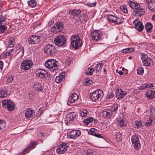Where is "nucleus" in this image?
Instances as JSON below:
<instances>
[{
  "instance_id": "nucleus-1",
  "label": "nucleus",
  "mask_w": 155,
  "mask_h": 155,
  "mask_svg": "<svg viewBox=\"0 0 155 155\" xmlns=\"http://www.w3.org/2000/svg\"><path fill=\"white\" fill-rule=\"evenodd\" d=\"M71 44L72 47L77 49L81 46V41L78 35H74L71 38Z\"/></svg>"
},
{
  "instance_id": "nucleus-2",
  "label": "nucleus",
  "mask_w": 155,
  "mask_h": 155,
  "mask_svg": "<svg viewBox=\"0 0 155 155\" xmlns=\"http://www.w3.org/2000/svg\"><path fill=\"white\" fill-rule=\"evenodd\" d=\"M103 91L99 89L94 91L93 92H91L90 95L91 99L94 101H99L103 97Z\"/></svg>"
},
{
  "instance_id": "nucleus-3",
  "label": "nucleus",
  "mask_w": 155,
  "mask_h": 155,
  "mask_svg": "<svg viewBox=\"0 0 155 155\" xmlns=\"http://www.w3.org/2000/svg\"><path fill=\"white\" fill-rule=\"evenodd\" d=\"M58 62L55 60L51 59L48 60L45 63V67L54 72L58 69Z\"/></svg>"
},
{
  "instance_id": "nucleus-4",
  "label": "nucleus",
  "mask_w": 155,
  "mask_h": 155,
  "mask_svg": "<svg viewBox=\"0 0 155 155\" xmlns=\"http://www.w3.org/2000/svg\"><path fill=\"white\" fill-rule=\"evenodd\" d=\"M37 143L35 141H31L26 148L24 149L20 153H18L17 155H24L28 153L31 150L34 148L36 146Z\"/></svg>"
},
{
  "instance_id": "nucleus-5",
  "label": "nucleus",
  "mask_w": 155,
  "mask_h": 155,
  "mask_svg": "<svg viewBox=\"0 0 155 155\" xmlns=\"http://www.w3.org/2000/svg\"><path fill=\"white\" fill-rule=\"evenodd\" d=\"M66 39L64 36L59 35L56 37L54 40L55 44L58 46H61L64 45Z\"/></svg>"
},
{
  "instance_id": "nucleus-6",
  "label": "nucleus",
  "mask_w": 155,
  "mask_h": 155,
  "mask_svg": "<svg viewBox=\"0 0 155 155\" xmlns=\"http://www.w3.org/2000/svg\"><path fill=\"white\" fill-rule=\"evenodd\" d=\"M131 141L134 149L137 150H139L140 148L141 145L139 138L135 134L132 136Z\"/></svg>"
},
{
  "instance_id": "nucleus-7",
  "label": "nucleus",
  "mask_w": 155,
  "mask_h": 155,
  "mask_svg": "<svg viewBox=\"0 0 155 155\" xmlns=\"http://www.w3.org/2000/svg\"><path fill=\"white\" fill-rule=\"evenodd\" d=\"M33 65V63L29 60L23 61L21 64V68L22 70L25 71L28 70Z\"/></svg>"
},
{
  "instance_id": "nucleus-8",
  "label": "nucleus",
  "mask_w": 155,
  "mask_h": 155,
  "mask_svg": "<svg viewBox=\"0 0 155 155\" xmlns=\"http://www.w3.org/2000/svg\"><path fill=\"white\" fill-rule=\"evenodd\" d=\"M68 147V145L67 143H62L58 147L56 152L59 154L64 153L67 150Z\"/></svg>"
},
{
  "instance_id": "nucleus-9",
  "label": "nucleus",
  "mask_w": 155,
  "mask_h": 155,
  "mask_svg": "<svg viewBox=\"0 0 155 155\" xmlns=\"http://www.w3.org/2000/svg\"><path fill=\"white\" fill-rule=\"evenodd\" d=\"M2 105L5 108H7L8 110L11 111L15 108V105L12 102L8 100H4L2 101Z\"/></svg>"
},
{
  "instance_id": "nucleus-10",
  "label": "nucleus",
  "mask_w": 155,
  "mask_h": 155,
  "mask_svg": "<svg viewBox=\"0 0 155 155\" xmlns=\"http://www.w3.org/2000/svg\"><path fill=\"white\" fill-rule=\"evenodd\" d=\"M55 48L54 46L48 44L45 46L44 48L45 52L50 55H52L55 53Z\"/></svg>"
},
{
  "instance_id": "nucleus-11",
  "label": "nucleus",
  "mask_w": 155,
  "mask_h": 155,
  "mask_svg": "<svg viewBox=\"0 0 155 155\" xmlns=\"http://www.w3.org/2000/svg\"><path fill=\"white\" fill-rule=\"evenodd\" d=\"M37 77L40 78H45L48 75V72L45 70L43 69H37L35 72Z\"/></svg>"
},
{
  "instance_id": "nucleus-12",
  "label": "nucleus",
  "mask_w": 155,
  "mask_h": 155,
  "mask_svg": "<svg viewBox=\"0 0 155 155\" xmlns=\"http://www.w3.org/2000/svg\"><path fill=\"white\" fill-rule=\"evenodd\" d=\"M63 28L62 23L58 22L52 28L51 31L54 33H57L58 32L61 31Z\"/></svg>"
},
{
  "instance_id": "nucleus-13",
  "label": "nucleus",
  "mask_w": 155,
  "mask_h": 155,
  "mask_svg": "<svg viewBox=\"0 0 155 155\" xmlns=\"http://www.w3.org/2000/svg\"><path fill=\"white\" fill-rule=\"evenodd\" d=\"M81 134V132L80 130H73L68 133V136L70 138L75 139L80 136Z\"/></svg>"
},
{
  "instance_id": "nucleus-14",
  "label": "nucleus",
  "mask_w": 155,
  "mask_h": 155,
  "mask_svg": "<svg viewBox=\"0 0 155 155\" xmlns=\"http://www.w3.org/2000/svg\"><path fill=\"white\" fill-rule=\"evenodd\" d=\"M101 35L99 31H94L91 33V37L93 40L97 41L100 40Z\"/></svg>"
},
{
  "instance_id": "nucleus-15",
  "label": "nucleus",
  "mask_w": 155,
  "mask_h": 155,
  "mask_svg": "<svg viewBox=\"0 0 155 155\" xmlns=\"http://www.w3.org/2000/svg\"><path fill=\"white\" fill-rule=\"evenodd\" d=\"M107 18L110 22L114 23L116 24H119L121 23L120 18L111 15L107 16Z\"/></svg>"
},
{
  "instance_id": "nucleus-16",
  "label": "nucleus",
  "mask_w": 155,
  "mask_h": 155,
  "mask_svg": "<svg viewBox=\"0 0 155 155\" xmlns=\"http://www.w3.org/2000/svg\"><path fill=\"white\" fill-rule=\"evenodd\" d=\"M28 42L31 44H37L38 43L40 40L39 37L35 35H32L29 37Z\"/></svg>"
},
{
  "instance_id": "nucleus-17",
  "label": "nucleus",
  "mask_w": 155,
  "mask_h": 155,
  "mask_svg": "<svg viewBox=\"0 0 155 155\" xmlns=\"http://www.w3.org/2000/svg\"><path fill=\"white\" fill-rule=\"evenodd\" d=\"M34 110L31 108L27 109L25 114V117L29 120L33 117L34 114Z\"/></svg>"
},
{
  "instance_id": "nucleus-18",
  "label": "nucleus",
  "mask_w": 155,
  "mask_h": 155,
  "mask_svg": "<svg viewBox=\"0 0 155 155\" xmlns=\"http://www.w3.org/2000/svg\"><path fill=\"white\" fill-rule=\"evenodd\" d=\"M76 117V114L74 112H71L68 113L66 117V120L67 122L69 123L72 121Z\"/></svg>"
},
{
  "instance_id": "nucleus-19",
  "label": "nucleus",
  "mask_w": 155,
  "mask_h": 155,
  "mask_svg": "<svg viewBox=\"0 0 155 155\" xmlns=\"http://www.w3.org/2000/svg\"><path fill=\"white\" fill-rule=\"evenodd\" d=\"M126 94V92L122 90L121 89H118L117 91L116 96L118 99H120L123 97Z\"/></svg>"
},
{
  "instance_id": "nucleus-20",
  "label": "nucleus",
  "mask_w": 155,
  "mask_h": 155,
  "mask_svg": "<svg viewBox=\"0 0 155 155\" xmlns=\"http://www.w3.org/2000/svg\"><path fill=\"white\" fill-rule=\"evenodd\" d=\"M136 15L137 16H140L145 13L144 10L140 7V6L136 8L134 11Z\"/></svg>"
},
{
  "instance_id": "nucleus-21",
  "label": "nucleus",
  "mask_w": 155,
  "mask_h": 155,
  "mask_svg": "<svg viewBox=\"0 0 155 155\" xmlns=\"http://www.w3.org/2000/svg\"><path fill=\"white\" fill-rule=\"evenodd\" d=\"M78 97L77 94L75 93H73L69 98L67 103L68 104H69V103H74L78 98Z\"/></svg>"
},
{
  "instance_id": "nucleus-22",
  "label": "nucleus",
  "mask_w": 155,
  "mask_h": 155,
  "mask_svg": "<svg viewBox=\"0 0 155 155\" xmlns=\"http://www.w3.org/2000/svg\"><path fill=\"white\" fill-rule=\"evenodd\" d=\"M6 40L8 42V46L10 48L13 47L15 44V40L12 37H7Z\"/></svg>"
},
{
  "instance_id": "nucleus-23",
  "label": "nucleus",
  "mask_w": 155,
  "mask_h": 155,
  "mask_svg": "<svg viewBox=\"0 0 155 155\" xmlns=\"http://www.w3.org/2000/svg\"><path fill=\"white\" fill-rule=\"evenodd\" d=\"M135 27L136 30L139 31H142L143 29V26L142 23L139 21L135 24Z\"/></svg>"
},
{
  "instance_id": "nucleus-24",
  "label": "nucleus",
  "mask_w": 155,
  "mask_h": 155,
  "mask_svg": "<svg viewBox=\"0 0 155 155\" xmlns=\"http://www.w3.org/2000/svg\"><path fill=\"white\" fill-rule=\"evenodd\" d=\"M34 88L37 91H41L44 89L42 85L38 82L35 83L33 84Z\"/></svg>"
},
{
  "instance_id": "nucleus-25",
  "label": "nucleus",
  "mask_w": 155,
  "mask_h": 155,
  "mask_svg": "<svg viewBox=\"0 0 155 155\" xmlns=\"http://www.w3.org/2000/svg\"><path fill=\"white\" fill-rule=\"evenodd\" d=\"M146 96L149 99H152L155 96V92L153 91L149 90L146 94Z\"/></svg>"
},
{
  "instance_id": "nucleus-26",
  "label": "nucleus",
  "mask_w": 155,
  "mask_h": 155,
  "mask_svg": "<svg viewBox=\"0 0 155 155\" xmlns=\"http://www.w3.org/2000/svg\"><path fill=\"white\" fill-rule=\"evenodd\" d=\"M112 114L111 110H104L102 112V115L104 117L109 118Z\"/></svg>"
},
{
  "instance_id": "nucleus-27",
  "label": "nucleus",
  "mask_w": 155,
  "mask_h": 155,
  "mask_svg": "<svg viewBox=\"0 0 155 155\" xmlns=\"http://www.w3.org/2000/svg\"><path fill=\"white\" fill-rule=\"evenodd\" d=\"M79 20L82 23L86 22L88 20V16L86 14H82L79 18Z\"/></svg>"
},
{
  "instance_id": "nucleus-28",
  "label": "nucleus",
  "mask_w": 155,
  "mask_h": 155,
  "mask_svg": "<svg viewBox=\"0 0 155 155\" xmlns=\"http://www.w3.org/2000/svg\"><path fill=\"white\" fill-rule=\"evenodd\" d=\"M114 135L116 137V140L117 141H121L122 140V134L120 131L116 132Z\"/></svg>"
},
{
  "instance_id": "nucleus-29",
  "label": "nucleus",
  "mask_w": 155,
  "mask_h": 155,
  "mask_svg": "<svg viewBox=\"0 0 155 155\" xmlns=\"http://www.w3.org/2000/svg\"><path fill=\"white\" fill-rule=\"evenodd\" d=\"M94 120H95L93 117H90L86 119L83 121V122L84 124L87 125H88L89 124L93 122Z\"/></svg>"
},
{
  "instance_id": "nucleus-30",
  "label": "nucleus",
  "mask_w": 155,
  "mask_h": 155,
  "mask_svg": "<svg viewBox=\"0 0 155 155\" xmlns=\"http://www.w3.org/2000/svg\"><path fill=\"white\" fill-rule=\"evenodd\" d=\"M28 3L29 6L31 8H34L37 5V3L35 0H31L28 1Z\"/></svg>"
},
{
  "instance_id": "nucleus-31",
  "label": "nucleus",
  "mask_w": 155,
  "mask_h": 155,
  "mask_svg": "<svg viewBox=\"0 0 155 155\" xmlns=\"http://www.w3.org/2000/svg\"><path fill=\"white\" fill-rule=\"evenodd\" d=\"M129 4L130 7L133 9L135 10L136 8L140 6V5L137 4H136L135 3L131 1H129Z\"/></svg>"
},
{
  "instance_id": "nucleus-32",
  "label": "nucleus",
  "mask_w": 155,
  "mask_h": 155,
  "mask_svg": "<svg viewBox=\"0 0 155 155\" xmlns=\"http://www.w3.org/2000/svg\"><path fill=\"white\" fill-rule=\"evenodd\" d=\"M64 77L63 74H61L58 76H57L55 78V81L56 83H60L63 80Z\"/></svg>"
},
{
  "instance_id": "nucleus-33",
  "label": "nucleus",
  "mask_w": 155,
  "mask_h": 155,
  "mask_svg": "<svg viewBox=\"0 0 155 155\" xmlns=\"http://www.w3.org/2000/svg\"><path fill=\"white\" fill-rule=\"evenodd\" d=\"M153 25L149 22H147L145 25V28L147 32H150L152 28Z\"/></svg>"
},
{
  "instance_id": "nucleus-34",
  "label": "nucleus",
  "mask_w": 155,
  "mask_h": 155,
  "mask_svg": "<svg viewBox=\"0 0 155 155\" xmlns=\"http://www.w3.org/2000/svg\"><path fill=\"white\" fill-rule=\"evenodd\" d=\"M148 7L150 10L154 11L155 9V2L152 1L150 2L148 5Z\"/></svg>"
},
{
  "instance_id": "nucleus-35",
  "label": "nucleus",
  "mask_w": 155,
  "mask_h": 155,
  "mask_svg": "<svg viewBox=\"0 0 155 155\" xmlns=\"http://www.w3.org/2000/svg\"><path fill=\"white\" fill-rule=\"evenodd\" d=\"M81 12V11L80 9H74L71 11V14L74 16H77Z\"/></svg>"
},
{
  "instance_id": "nucleus-36",
  "label": "nucleus",
  "mask_w": 155,
  "mask_h": 155,
  "mask_svg": "<svg viewBox=\"0 0 155 155\" xmlns=\"http://www.w3.org/2000/svg\"><path fill=\"white\" fill-rule=\"evenodd\" d=\"M6 123L3 120H0V131H3L6 127Z\"/></svg>"
},
{
  "instance_id": "nucleus-37",
  "label": "nucleus",
  "mask_w": 155,
  "mask_h": 155,
  "mask_svg": "<svg viewBox=\"0 0 155 155\" xmlns=\"http://www.w3.org/2000/svg\"><path fill=\"white\" fill-rule=\"evenodd\" d=\"M95 71V69L93 68H88L85 70V74L87 75H91L93 72Z\"/></svg>"
},
{
  "instance_id": "nucleus-38",
  "label": "nucleus",
  "mask_w": 155,
  "mask_h": 155,
  "mask_svg": "<svg viewBox=\"0 0 155 155\" xmlns=\"http://www.w3.org/2000/svg\"><path fill=\"white\" fill-rule=\"evenodd\" d=\"M118 123L120 124V126L122 127H124L126 125L127 122L123 119H120L118 120Z\"/></svg>"
},
{
  "instance_id": "nucleus-39",
  "label": "nucleus",
  "mask_w": 155,
  "mask_h": 155,
  "mask_svg": "<svg viewBox=\"0 0 155 155\" xmlns=\"http://www.w3.org/2000/svg\"><path fill=\"white\" fill-rule=\"evenodd\" d=\"M103 66V64L101 63L98 64L95 66V70H96L97 73L101 71V68H102Z\"/></svg>"
},
{
  "instance_id": "nucleus-40",
  "label": "nucleus",
  "mask_w": 155,
  "mask_h": 155,
  "mask_svg": "<svg viewBox=\"0 0 155 155\" xmlns=\"http://www.w3.org/2000/svg\"><path fill=\"white\" fill-rule=\"evenodd\" d=\"M152 62V60L150 58L147 60L143 62V64L145 66H150V64Z\"/></svg>"
},
{
  "instance_id": "nucleus-41",
  "label": "nucleus",
  "mask_w": 155,
  "mask_h": 155,
  "mask_svg": "<svg viewBox=\"0 0 155 155\" xmlns=\"http://www.w3.org/2000/svg\"><path fill=\"white\" fill-rule=\"evenodd\" d=\"M79 113L81 117H84L87 115V111L86 110L83 109L81 110Z\"/></svg>"
},
{
  "instance_id": "nucleus-42",
  "label": "nucleus",
  "mask_w": 155,
  "mask_h": 155,
  "mask_svg": "<svg viewBox=\"0 0 155 155\" xmlns=\"http://www.w3.org/2000/svg\"><path fill=\"white\" fill-rule=\"evenodd\" d=\"M7 96V92L6 91L4 90H0V97H6Z\"/></svg>"
},
{
  "instance_id": "nucleus-43",
  "label": "nucleus",
  "mask_w": 155,
  "mask_h": 155,
  "mask_svg": "<svg viewBox=\"0 0 155 155\" xmlns=\"http://www.w3.org/2000/svg\"><path fill=\"white\" fill-rule=\"evenodd\" d=\"M150 58L148 57L147 55L145 54H141V58L142 60V62L145 61L149 59Z\"/></svg>"
},
{
  "instance_id": "nucleus-44",
  "label": "nucleus",
  "mask_w": 155,
  "mask_h": 155,
  "mask_svg": "<svg viewBox=\"0 0 155 155\" xmlns=\"http://www.w3.org/2000/svg\"><path fill=\"white\" fill-rule=\"evenodd\" d=\"M6 25H0V33L3 32L7 28V27Z\"/></svg>"
},
{
  "instance_id": "nucleus-45",
  "label": "nucleus",
  "mask_w": 155,
  "mask_h": 155,
  "mask_svg": "<svg viewBox=\"0 0 155 155\" xmlns=\"http://www.w3.org/2000/svg\"><path fill=\"white\" fill-rule=\"evenodd\" d=\"M144 72L143 69V67H140L137 70V74L140 75H142Z\"/></svg>"
},
{
  "instance_id": "nucleus-46",
  "label": "nucleus",
  "mask_w": 155,
  "mask_h": 155,
  "mask_svg": "<svg viewBox=\"0 0 155 155\" xmlns=\"http://www.w3.org/2000/svg\"><path fill=\"white\" fill-rule=\"evenodd\" d=\"M152 120L151 117H150L149 119L147 120L145 126H148L152 124Z\"/></svg>"
},
{
  "instance_id": "nucleus-47",
  "label": "nucleus",
  "mask_w": 155,
  "mask_h": 155,
  "mask_svg": "<svg viewBox=\"0 0 155 155\" xmlns=\"http://www.w3.org/2000/svg\"><path fill=\"white\" fill-rule=\"evenodd\" d=\"M120 9L121 10L125 13L127 12V10L125 6H120Z\"/></svg>"
},
{
  "instance_id": "nucleus-48",
  "label": "nucleus",
  "mask_w": 155,
  "mask_h": 155,
  "mask_svg": "<svg viewBox=\"0 0 155 155\" xmlns=\"http://www.w3.org/2000/svg\"><path fill=\"white\" fill-rule=\"evenodd\" d=\"M72 59L71 58H68L66 59L65 61V64L66 66H69L71 63Z\"/></svg>"
},
{
  "instance_id": "nucleus-49",
  "label": "nucleus",
  "mask_w": 155,
  "mask_h": 155,
  "mask_svg": "<svg viewBox=\"0 0 155 155\" xmlns=\"http://www.w3.org/2000/svg\"><path fill=\"white\" fill-rule=\"evenodd\" d=\"M93 150L92 149H88L87 150L86 154L87 155H94Z\"/></svg>"
},
{
  "instance_id": "nucleus-50",
  "label": "nucleus",
  "mask_w": 155,
  "mask_h": 155,
  "mask_svg": "<svg viewBox=\"0 0 155 155\" xmlns=\"http://www.w3.org/2000/svg\"><path fill=\"white\" fill-rule=\"evenodd\" d=\"M118 108V105L117 104H114L111 107L112 110L115 111L117 110Z\"/></svg>"
},
{
  "instance_id": "nucleus-51",
  "label": "nucleus",
  "mask_w": 155,
  "mask_h": 155,
  "mask_svg": "<svg viewBox=\"0 0 155 155\" xmlns=\"http://www.w3.org/2000/svg\"><path fill=\"white\" fill-rule=\"evenodd\" d=\"M96 2L91 3L88 2L86 4V5L90 7H94L96 6Z\"/></svg>"
},
{
  "instance_id": "nucleus-52",
  "label": "nucleus",
  "mask_w": 155,
  "mask_h": 155,
  "mask_svg": "<svg viewBox=\"0 0 155 155\" xmlns=\"http://www.w3.org/2000/svg\"><path fill=\"white\" fill-rule=\"evenodd\" d=\"M95 129L94 128H91L90 129V130L88 132V134H91L92 135H94L95 134L94 133Z\"/></svg>"
},
{
  "instance_id": "nucleus-53",
  "label": "nucleus",
  "mask_w": 155,
  "mask_h": 155,
  "mask_svg": "<svg viewBox=\"0 0 155 155\" xmlns=\"http://www.w3.org/2000/svg\"><path fill=\"white\" fill-rule=\"evenodd\" d=\"M142 125V123L140 122H137L135 125V128H139Z\"/></svg>"
},
{
  "instance_id": "nucleus-54",
  "label": "nucleus",
  "mask_w": 155,
  "mask_h": 155,
  "mask_svg": "<svg viewBox=\"0 0 155 155\" xmlns=\"http://www.w3.org/2000/svg\"><path fill=\"white\" fill-rule=\"evenodd\" d=\"M134 48H128L126 49L127 53L133 52L134 51Z\"/></svg>"
},
{
  "instance_id": "nucleus-55",
  "label": "nucleus",
  "mask_w": 155,
  "mask_h": 155,
  "mask_svg": "<svg viewBox=\"0 0 155 155\" xmlns=\"http://www.w3.org/2000/svg\"><path fill=\"white\" fill-rule=\"evenodd\" d=\"M146 87H148V85L146 84H144L142 86L139 87V89L140 90H142L144 89Z\"/></svg>"
},
{
  "instance_id": "nucleus-56",
  "label": "nucleus",
  "mask_w": 155,
  "mask_h": 155,
  "mask_svg": "<svg viewBox=\"0 0 155 155\" xmlns=\"http://www.w3.org/2000/svg\"><path fill=\"white\" fill-rule=\"evenodd\" d=\"M92 81L90 79H87V80L85 81V83L86 85H88L91 83Z\"/></svg>"
},
{
  "instance_id": "nucleus-57",
  "label": "nucleus",
  "mask_w": 155,
  "mask_h": 155,
  "mask_svg": "<svg viewBox=\"0 0 155 155\" xmlns=\"http://www.w3.org/2000/svg\"><path fill=\"white\" fill-rule=\"evenodd\" d=\"M114 96V94L112 93H110L107 96V98L108 99H110L112 98Z\"/></svg>"
},
{
  "instance_id": "nucleus-58",
  "label": "nucleus",
  "mask_w": 155,
  "mask_h": 155,
  "mask_svg": "<svg viewBox=\"0 0 155 155\" xmlns=\"http://www.w3.org/2000/svg\"><path fill=\"white\" fill-rule=\"evenodd\" d=\"M94 135L95 137L99 138H104L103 136H101V135L99 134H95Z\"/></svg>"
},
{
  "instance_id": "nucleus-59",
  "label": "nucleus",
  "mask_w": 155,
  "mask_h": 155,
  "mask_svg": "<svg viewBox=\"0 0 155 155\" xmlns=\"http://www.w3.org/2000/svg\"><path fill=\"white\" fill-rule=\"evenodd\" d=\"M4 20V17L2 15H0V23L3 22Z\"/></svg>"
},
{
  "instance_id": "nucleus-60",
  "label": "nucleus",
  "mask_w": 155,
  "mask_h": 155,
  "mask_svg": "<svg viewBox=\"0 0 155 155\" xmlns=\"http://www.w3.org/2000/svg\"><path fill=\"white\" fill-rule=\"evenodd\" d=\"M12 49L11 50H9V51H8L6 53V54L8 55V56H9L10 55L11 56V53H10L12 51Z\"/></svg>"
},
{
  "instance_id": "nucleus-61",
  "label": "nucleus",
  "mask_w": 155,
  "mask_h": 155,
  "mask_svg": "<svg viewBox=\"0 0 155 155\" xmlns=\"http://www.w3.org/2000/svg\"><path fill=\"white\" fill-rule=\"evenodd\" d=\"M13 80V79L12 76H9L8 78V81H9L10 82L12 81Z\"/></svg>"
},
{
  "instance_id": "nucleus-62",
  "label": "nucleus",
  "mask_w": 155,
  "mask_h": 155,
  "mask_svg": "<svg viewBox=\"0 0 155 155\" xmlns=\"http://www.w3.org/2000/svg\"><path fill=\"white\" fill-rule=\"evenodd\" d=\"M20 48H21V51L22 53H23L24 52V48L22 46H20Z\"/></svg>"
},
{
  "instance_id": "nucleus-63",
  "label": "nucleus",
  "mask_w": 155,
  "mask_h": 155,
  "mask_svg": "<svg viewBox=\"0 0 155 155\" xmlns=\"http://www.w3.org/2000/svg\"><path fill=\"white\" fill-rule=\"evenodd\" d=\"M3 62L2 61H0V68L1 69V70H2V68L3 66Z\"/></svg>"
},
{
  "instance_id": "nucleus-64",
  "label": "nucleus",
  "mask_w": 155,
  "mask_h": 155,
  "mask_svg": "<svg viewBox=\"0 0 155 155\" xmlns=\"http://www.w3.org/2000/svg\"><path fill=\"white\" fill-rule=\"evenodd\" d=\"M151 0H145V2L147 4H148L150 2H151Z\"/></svg>"
}]
</instances>
